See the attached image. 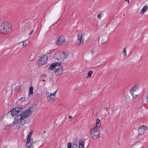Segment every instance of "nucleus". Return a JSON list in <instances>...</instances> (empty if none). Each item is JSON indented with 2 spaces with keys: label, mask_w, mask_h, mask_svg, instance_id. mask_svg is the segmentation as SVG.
Instances as JSON below:
<instances>
[{
  "label": "nucleus",
  "mask_w": 148,
  "mask_h": 148,
  "mask_svg": "<svg viewBox=\"0 0 148 148\" xmlns=\"http://www.w3.org/2000/svg\"><path fill=\"white\" fill-rule=\"evenodd\" d=\"M32 112L30 109H28L21 112L16 116L13 121V123L17 124L21 123V124L17 126V128L19 129L21 128V125H23L25 124L26 120L24 119L29 116Z\"/></svg>",
  "instance_id": "1"
},
{
  "label": "nucleus",
  "mask_w": 148,
  "mask_h": 148,
  "mask_svg": "<svg viewBox=\"0 0 148 148\" xmlns=\"http://www.w3.org/2000/svg\"><path fill=\"white\" fill-rule=\"evenodd\" d=\"M0 30L2 34L8 36L11 34L12 32V25L9 22L5 21L1 24Z\"/></svg>",
  "instance_id": "2"
},
{
  "label": "nucleus",
  "mask_w": 148,
  "mask_h": 148,
  "mask_svg": "<svg viewBox=\"0 0 148 148\" xmlns=\"http://www.w3.org/2000/svg\"><path fill=\"white\" fill-rule=\"evenodd\" d=\"M90 135L92 138L94 140L97 139L99 136L100 130L97 127H93L90 129Z\"/></svg>",
  "instance_id": "3"
},
{
  "label": "nucleus",
  "mask_w": 148,
  "mask_h": 148,
  "mask_svg": "<svg viewBox=\"0 0 148 148\" xmlns=\"http://www.w3.org/2000/svg\"><path fill=\"white\" fill-rule=\"evenodd\" d=\"M130 92L133 97V99H135V98L140 93L139 85L137 84L133 86L130 90Z\"/></svg>",
  "instance_id": "4"
},
{
  "label": "nucleus",
  "mask_w": 148,
  "mask_h": 148,
  "mask_svg": "<svg viewBox=\"0 0 148 148\" xmlns=\"http://www.w3.org/2000/svg\"><path fill=\"white\" fill-rule=\"evenodd\" d=\"M48 60V57L44 55L41 56L37 61V64L39 66L45 64Z\"/></svg>",
  "instance_id": "5"
},
{
  "label": "nucleus",
  "mask_w": 148,
  "mask_h": 148,
  "mask_svg": "<svg viewBox=\"0 0 148 148\" xmlns=\"http://www.w3.org/2000/svg\"><path fill=\"white\" fill-rule=\"evenodd\" d=\"M84 36L85 34H82V32H79V33L77 40L75 44L76 45L78 46L81 43L82 44L83 43Z\"/></svg>",
  "instance_id": "6"
},
{
  "label": "nucleus",
  "mask_w": 148,
  "mask_h": 148,
  "mask_svg": "<svg viewBox=\"0 0 148 148\" xmlns=\"http://www.w3.org/2000/svg\"><path fill=\"white\" fill-rule=\"evenodd\" d=\"M57 90L58 89L53 93L47 92L46 95L48 101H53L55 100V95Z\"/></svg>",
  "instance_id": "7"
},
{
  "label": "nucleus",
  "mask_w": 148,
  "mask_h": 148,
  "mask_svg": "<svg viewBox=\"0 0 148 148\" xmlns=\"http://www.w3.org/2000/svg\"><path fill=\"white\" fill-rule=\"evenodd\" d=\"M68 54L69 53L68 51L61 52L58 55L57 59L60 61H62L67 58Z\"/></svg>",
  "instance_id": "8"
},
{
  "label": "nucleus",
  "mask_w": 148,
  "mask_h": 148,
  "mask_svg": "<svg viewBox=\"0 0 148 148\" xmlns=\"http://www.w3.org/2000/svg\"><path fill=\"white\" fill-rule=\"evenodd\" d=\"M23 109V108L16 107L9 112V113H10L13 116H15L19 112L22 111Z\"/></svg>",
  "instance_id": "9"
},
{
  "label": "nucleus",
  "mask_w": 148,
  "mask_h": 148,
  "mask_svg": "<svg viewBox=\"0 0 148 148\" xmlns=\"http://www.w3.org/2000/svg\"><path fill=\"white\" fill-rule=\"evenodd\" d=\"M65 41V38L63 35L60 36L56 41V44L58 45L61 46Z\"/></svg>",
  "instance_id": "10"
},
{
  "label": "nucleus",
  "mask_w": 148,
  "mask_h": 148,
  "mask_svg": "<svg viewBox=\"0 0 148 148\" xmlns=\"http://www.w3.org/2000/svg\"><path fill=\"white\" fill-rule=\"evenodd\" d=\"M147 129V127L145 125H141L138 128V134L140 135L143 134L145 131Z\"/></svg>",
  "instance_id": "11"
},
{
  "label": "nucleus",
  "mask_w": 148,
  "mask_h": 148,
  "mask_svg": "<svg viewBox=\"0 0 148 148\" xmlns=\"http://www.w3.org/2000/svg\"><path fill=\"white\" fill-rule=\"evenodd\" d=\"M63 68L62 66L57 67L55 70V74L56 75H61L62 73Z\"/></svg>",
  "instance_id": "12"
},
{
  "label": "nucleus",
  "mask_w": 148,
  "mask_h": 148,
  "mask_svg": "<svg viewBox=\"0 0 148 148\" xmlns=\"http://www.w3.org/2000/svg\"><path fill=\"white\" fill-rule=\"evenodd\" d=\"M84 143H83V141L80 140L79 142V146L76 144H74L72 146V148H84Z\"/></svg>",
  "instance_id": "13"
},
{
  "label": "nucleus",
  "mask_w": 148,
  "mask_h": 148,
  "mask_svg": "<svg viewBox=\"0 0 148 148\" xmlns=\"http://www.w3.org/2000/svg\"><path fill=\"white\" fill-rule=\"evenodd\" d=\"M148 9V7L147 5L144 6L140 12V14L141 15L143 14L144 13L147 11Z\"/></svg>",
  "instance_id": "14"
},
{
  "label": "nucleus",
  "mask_w": 148,
  "mask_h": 148,
  "mask_svg": "<svg viewBox=\"0 0 148 148\" xmlns=\"http://www.w3.org/2000/svg\"><path fill=\"white\" fill-rule=\"evenodd\" d=\"M31 141H28L27 140V142L26 143V148H30L32 146L33 147V145L34 143V142H32L31 143H30V142Z\"/></svg>",
  "instance_id": "15"
},
{
  "label": "nucleus",
  "mask_w": 148,
  "mask_h": 148,
  "mask_svg": "<svg viewBox=\"0 0 148 148\" xmlns=\"http://www.w3.org/2000/svg\"><path fill=\"white\" fill-rule=\"evenodd\" d=\"M101 125L100 120L98 119H97L96 120V126L95 127H97L99 128L101 126Z\"/></svg>",
  "instance_id": "16"
},
{
  "label": "nucleus",
  "mask_w": 148,
  "mask_h": 148,
  "mask_svg": "<svg viewBox=\"0 0 148 148\" xmlns=\"http://www.w3.org/2000/svg\"><path fill=\"white\" fill-rule=\"evenodd\" d=\"M33 132L31 131L29 132V134L28 135V136L27 138V140H28V141H31V139L32 140V139L31 138V136Z\"/></svg>",
  "instance_id": "17"
},
{
  "label": "nucleus",
  "mask_w": 148,
  "mask_h": 148,
  "mask_svg": "<svg viewBox=\"0 0 148 148\" xmlns=\"http://www.w3.org/2000/svg\"><path fill=\"white\" fill-rule=\"evenodd\" d=\"M33 87L31 86L29 88V95H33Z\"/></svg>",
  "instance_id": "18"
},
{
  "label": "nucleus",
  "mask_w": 148,
  "mask_h": 148,
  "mask_svg": "<svg viewBox=\"0 0 148 148\" xmlns=\"http://www.w3.org/2000/svg\"><path fill=\"white\" fill-rule=\"evenodd\" d=\"M108 40V39L106 37L103 38L101 41V43L103 45L106 43Z\"/></svg>",
  "instance_id": "19"
},
{
  "label": "nucleus",
  "mask_w": 148,
  "mask_h": 148,
  "mask_svg": "<svg viewBox=\"0 0 148 148\" xmlns=\"http://www.w3.org/2000/svg\"><path fill=\"white\" fill-rule=\"evenodd\" d=\"M56 67L55 64L54 63H52L50 66L49 69L50 70H53Z\"/></svg>",
  "instance_id": "20"
},
{
  "label": "nucleus",
  "mask_w": 148,
  "mask_h": 148,
  "mask_svg": "<svg viewBox=\"0 0 148 148\" xmlns=\"http://www.w3.org/2000/svg\"><path fill=\"white\" fill-rule=\"evenodd\" d=\"M93 73V71H89L88 73V76L87 77H86V78H90L91 75Z\"/></svg>",
  "instance_id": "21"
},
{
  "label": "nucleus",
  "mask_w": 148,
  "mask_h": 148,
  "mask_svg": "<svg viewBox=\"0 0 148 148\" xmlns=\"http://www.w3.org/2000/svg\"><path fill=\"white\" fill-rule=\"evenodd\" d=\"M54 64H55L56 67L57 66H60L61 64V63L59 62H54Z\"/></svg>",
  "instance_id": "22"
},
{
  "label": "nucleus",
  "mask_w": 148,
  "mask_h": 148,
  "mask_svg": "<svg viewBox=\"0 0 148 148\" xmlns=\"http://www.w3.org/2000/svg\"><path fill=\"white\" fill-rule=\"evenodd\" d=\"M19 101H20V102H21L22 103L23 102V101H25V98H23V97H22L19 100Z\"/></svg>",
  "instance_id": "23"
},
{
  "label": "nucleus",
  "mask_w": 148,
  "mask_h": 148,
  "mask_svg": "<svg viewBox=\"0 0 148 148\" xmlns=\"http://www.w3.org/2000/svg\"><path fill=\"white\" fill-rule=\"evenodd\" d=\"M123 55L125 56H126L127 55L126 51L125 49V48L124 49L123 51Z\"/></svg>",
  "instance_id": "24"
},
{
  "label": "nucleus",
  "mask_w": 148,
  "mask_h": 148,
  "mask_svg": "<svg viewBox=\"0 0 148 148\" xmlns=\"http://www.w3.org/2000/svg\"><path fill=\"white\" fill-rule=\"evenodd\" d=\"M72 144L71 143H69L68 144V147L67 148H71L72 147Z\"/></svg>",
  "instance_id": "25"
},
{
  "label": "nucleus",
  "mask_w": 148,
  "mask_h": 148,
  "mask_svg": "<svg viewBox=\"0 0 148 148\" xmlns=\"http://www.w3.org/2000/svg\"><path fill=\"white\" fill-rule=\"evenodd\" d=\"M101 14L100 13L97 15V17L99 18V19H100L101 18Z\"/></svg>",
  "instance_id": "26"
},
{
  "label": "nucleus",
  "mask_w": 148,
  "mask_h": 148,
  "mask_svg": "<svg viewBox=\"0 0 148 148\" xmlns=\"http://www.w3.org/2000/svg\"><path fill=\"white\" fill-rule=\"evenodd\" d=\"M27 43H26V42H23L22 46H25L27 45Z\"/></svg>",
  "instance_id": "27"
},
{
  "label": "nucleus",
  "mask_w": 148,
  "mask_h": 148,
  "mask_svg": "<svg viewBox=\"0 0 148 148\" xmlns=\"http://www.w3.org/2000/svg\"><path fill=\"white\" fill-rule=\"evenodd\" d=\"M41 77H43L45 79H46L47 78L45 74L42 75H41Z\"/></svg>",
  "instance_id": "28"
},
{
  "label": "nucleus",
  "mask_w": 148,
  "mask_h": 148,
  "mask_svg": "<svg viewBox=\"0 0 148 148\" xmlns=\"http://www.w3.org/2000/svg\"><path fill=\"white\" fill-rule=\"evenodd\" d=\"M95 51H94L93 49V50L91 51V53L92 55L94 54L95 53Z\"/></svg>",
  "instance_id": "29"
},
{
  "label": "nucleus",
  "mask_w": 148,
  "mask_h": 148,
  "mask_svg": "<svg viewBox=\"0 0 148 148\" xmlns=\"http://www.w3.org/2000/svg\"><path fill=\"white\" fill-rule=\"evenodd\" d=\"M103 109H104V110L106 111H108V109L106 107H104V108H103Z\"/></svg>",
  "instance_id": "30"
},
{
  "label": "nucleus",
  "mask_w": 148,
  "mask_h": 148,
  "mask_svg": "<svg viewBox=\"0 0 148 148\" xmlns=\"http://www.w3.org/2000/svg\"><path fill=\"white\" fill-rule=\"evenodd\" d=\"M34 32V30H32L31 32H30V33H29V34H31L32 33H33Z\"/></svg>",
  "instance_id": "31"
},
{
  "label": "nucleus",
  "mask_w": 148,
  "mask_h": 148,
  "mask_svg": "<svg viewBox=\"0 0 148 148\" xmlns=\"http://www.w3.org/2000/svg\"><path fill=\"white\" fill-rule=\"evenodd\" d=\"M125 1H127L128 4H129L130 3V0H125Z\"/></svg>",
  "instance_id": "32"
},
{
  "label": "nucleus",
  "mask_w": 148,
  "mask_h": 148,
  "mask_svg": "<svg viewBox=\"0 0 148 148\" xmlns=\"http://www.w3.org/2000/svg\"><path fill=\"white\" fill-rule=\"evenodd\" d=\"M69 119H71V118H72V117L71 116H69Z\"/></svg>",
  "instance_id": "33"
},
{
  "label": "nucleus",
  "mask_w": 148,
  "mask_h": 148,
  "mask_svg": "<svg viewBox=\"0 0 148 148\" xmlns=\"http://www.w3.org/2000/svg\"><path fill=\"white\" fill-rule=\"evenodd\" d=\"M45 80L43 79L42 80V81H43V82H45Z\"/></svg>",
  "instance_id": "34"
},
{
  "label": "nucleus",
  "mask_w": 148,
  "mask_h": 148,
  "mask_svg": "<svg viewBox=\"0 0 148 148\" xmlns=\"http://www.w3.org/2000/svg\"><path fill=\"white\" fill-rule=\"evenodd\" d=\"M72 16H73H73H74V15H73V14H72Z\"/></svg>",
  "instance_id": "35"
},
{
  "label": "nucleus",
  "mask_w": 148,
  "mask_h": 148,
  "mask_svg": "<svg viewBox=\"0 0 148 148\" xmlns=\"http://www.w3.org/2000/svg\"><path fill=\"white\" fill-rule=\"evenodd\" d=\"M72 16H73H73H74V15H73V14H72Z\"/></svg>",
  "instance_id": "36"
},
{
  "label": "nucleus",
  "mask_w": 148,
  "mask_h": 148,
  "mask_svg": "<svg viewBox=\"0 0 148 148\" xmlns=\"http://www.w3.org/2000/svg\"><path fill=\"white\" fill-rule=\"evenodd\" d=\"M45 132H45V131H44V133H45Z\"/></svg>",
  "instance_id": "37"
},
{
  "label": "nucleus",
  "mask_w": 148,
  "mask_h": 148,
  "mask_svg": "<svg viewBox=\"0 0 148 148\" xmlns=\"http://www.w3.org/2000/svg\"><path fill=\"white\" fill-rule=\"evenodd\" d=\"M108 114H109V113H108Z\"/></svg>",
  "instance_id": "38"
},
{
  "label": "nucleus",
  "mask_w": 148,
  "mask_h": 148,
  "mask_svg": "<svg viewBox=\"0 0 148 148\" xmlns=\"http://www.w3.org/2000/svg\"><path fill=\"white\" fill-rule=\"evenodd\" d=\"M94 0H93V1Z\"/></svg>",
  "instance_id": "39"
}]
</instances>
